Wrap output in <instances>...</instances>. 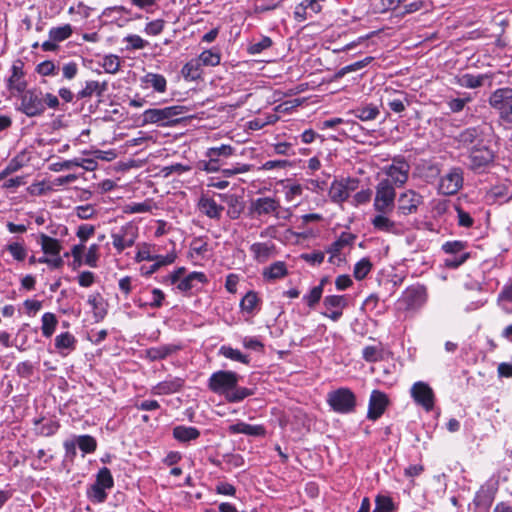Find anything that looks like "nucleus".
<instances>
[{
  "mask_svg": "<svg viewBox=\"0 0 512 512\" xmlns=\"http://www.w3.org/2000/svg\"><path fill=\"white\" fill-rule=\"evenodd\" d=\"M386 214L387 213H379L371 220L374 229L381 232L399 234V226L396 224V222L388 218Z\"/></svg>",
  "mask_w": 512,
  "mask_h": 512,
  "instance_id": "nucleus-20",
  "label": "nucleus"
},
{
  "mask_svg": "<svg viewBox=\"0 0 512 512\" xmlns=\"http://www.w3.org/2000/svg\"><path fill=\"white\" fill-rule=\"evenodd\" d=\"M7 250L17 261H23L27 255L25 247L18 242L11 243L7 246Z\"/></svg>",
  "mask_w": 512,
  "mask_h": 512,
  "instance_id": "nucleus-56",
  "label": "nucleus"
},
{
  "mask_svg": "<svg viewBox=\"0 0 512 512\" xmlns=\"http://www.w3.org/2000/svg\"><path fill=\"white\" fill-rule=\"evenodd\" d=\"M44 419H35L34 425L35 430L38 435L41 436H52L54 435L57 430L59 429V423L54 420H48L46 422H43Z\"/></svg>",
  "mask_w": 512,
  "mask_h": 512,
  "instance_id": "nucleus-30",
  "label": "nucleus"
},
{
  "mask_svg": "<svg viewBox=\"0 0 512 512\" xmlns=\"http://www.w3.org/2000/svg\"><path fill=\"white\" fill-rule=\"evenodd\" d=\"M322 6L319 0H303L300 4L295 7L294 19L297 22H304L308 19L313 18L314 15L320 13Z\"/></svg>",
  "mask_w": 512,
  "mask_h": 512,
  "instance_id": "nucleus-16",
  "label": "nucleus"
},
{
  "mask_svg": "<svg viewBox=\"0 0 512 512\" xmlns=\"http://www.w3.org/2000/svg\"><path fill=\"white\" fill-rule=\"evenodd\" d=\"M250 251L254 260L264 263L276 253L275 245L270 242H258L250 246Z\"/></svg>",
  "mask_w": 512,
  "mask_h": 512,
  "instance_id": "nucleus-18",
  "label": "nucleus"
},
{
  "mask_svg": "<svg viewBox=\"0 0 512 512\" xmlns=\"http://www.w3.org/2000/svg\"><path fill=\"white\" fill-rule=\"evenodd\" d=\"M223 161H217L214 158H208L207 161L202 160L199 162V169L206 171L207 173H214L221 170Z\"/></svg>",
  "mask_w": 512,
  "mask_h": 512,
  "instance_id": "nucleus-55",
  "label": "nucleus"
},
{
  "mask_svg": "<svg viewBox=\"0 0 512 512\" xmlns=\"http://www.w3.org/2000/svg\"><path fill=\"white\" fill-rule=\"evenodd\" d=\"M495 491L493 488L482 486L474 497V504L477 507H489L494 500Z\"/></svg>",
  "mask_w": 512,
  "mask_h": 512,
  "instance_id": "nucleus-32",
  "label": "nucleus"
},
{
  "mask_svg": "<svg viewBox=\"0 0 512 512\" xmlns=\"http://www.w3.org/2000/svg\"><path fill=\"white\" fill-rule=\"evenodd\" d=\"M257 294L253 291H249L241 300L240 307L243 311L252 313L258 304Z\"/></svg>",
  "mask_w": 512,
  "mask_h": 512,
  "instance_id": "nucleus-47",
  "label": "nucleus"
},
{
  "mask_svg": "<svg viewBox=\"0 0 512 512\" xmlns=\"http://www.w3.org/2000/svg\"><path fill=\"white\" fill-rule=\"evenodd\" d=\"M287 274L286 266L283 262H275L264 271V276L269 279H279Z\"/></svg>",
  "mask_w": 512,
  "mask_h": 512,
  "instance_id": "nucleus-43",
  "label": "nucleus"
},
{
  "mask_svg": "<svg viewBox=\"0 0 512 512\" xmlns=\"http://www.w3.org/2000/svg\"><path fill=\"white\" fill-rule=\"evenodd\" d=\"M145 82L150 84L155 91L163 93L166 90V79L163 75L148 73L145 76Z\"/></svg>",
  "mask_w": 512,
  "mask_h": 512,
  "instance_id": "nucleus-40",
  "label": "nucleus"
},
{
  "mask_svg": "<svg viewBox=\"0 0 512 512\" xmlns=\"http://www.w3.org/2000/svg\"><path fill=\"white\" fill-rule=\"evenodd\" d=\"M351 113L361 121H372L380 115V110L374 104H367L353 109Z\"/></svg>",
  "mask_w": 512,
  "mask_h": 512,
  "instance_id": "nucleus-24",
  "label": "nucleus"
},
{
  "mask_svg": "<svg viewBox=\"0 0 512 512\" xmlns=\"http://www.w3.org/2000/svg\"><path fill=\"white\" fill-rule=\"evenodd\" d=\"M183 386V380L174 378L160 382L153 388V393L156 395H166L175 393Z\"/></svg>",
  "mask_w": 512,
  "mask_h": 512,
  "instance_id": "nucleus-25",
  "label": "nucleus"
},
{
  "mask_svg": "<svg viewBox=\"0 0 512 512\" xmlns=\"http://www.w3.org/2000/svg\"><path fill=\"white\" fill-rule=\"evenodd\" d=\"M235 149L230 145H221L219 147H211L206 151L207 158H214L217 161H222V158H228L232 156Z\"/></svg>",
  "mask_w": 512,
  "mask_h": 512,
  "instance_id": "nucleus-34",
  "label": "nucleus"
},
{
  "mask_svg": "<svg viewBox=\"0 0 512 512\" xmlns=\"http://www.w3.org/2000/svg\"><path fill=\"white\" fill-rule=\"evenodd\" d=\"M272 45V40L269 37H263L259 42L254 43L248 47L250 54H258L268 49Z\"/></svg>",
  "mask_w": 512,
  "mask_h": 512,
  "instance_id": "nucleus-60",
  "label": "nucleus"
},
{
  "mask_svg": "<svg viewBox=\"0 0 512 512\" xmlns=\"http://www.w3.org/2000/svg\"><path fill=\"white\" fill-rule=\"evenodd\" d=\"M479 136L478 129L471 127L463 130L457 137L459 143L463 145L472 144Z\"/></svg>",
  "mask_w": 512,
  "mask_h": 512,
  "instance_id": "nucleus-50",
  "label": "nucleus"
},
{
  "mask_svg": "<svg viewBox=\"0 0 512 512\" xmlns=\"http://www.w3.org/2000/svg\"><path fill=\"white\" fill-rule=\"evenodd\" d=\"M98 251L99 246L97 244L91 245L85 255V264H87L90 267H96L99 258Z\"/></svg>",
  "mask_w": 512,
  "mask_h": 512,
  "instance_id": "nucleus-62",
  "label": "nucleus"
},
{
  "mask_svg": "<svg viewBox=\"0 0 512 512\" xmlns=\"http://www.w3.org/2000/svg\"><path fill=\"white\" fill-rule=\"evenodd\" d=\"M238 384V375L233 371L220 370L214 372L208 380V388L215 394L225 397Z\"/></svg>",
  "mask_w": 512,
  "mask_h": 512,
  "instance_id": "nucleus-5",
  "label": "nucleus"
},
{
  "mask_svg": "<svg viewBox=\"0 0 512 512\" xmlns=\"http://www.w3.org/2000/svg\"><path fill=\"white\" fill-rule=\"evenodd\" d=\"M395 187H402L408 181L410 165L402 157H395L393 163L383 169Z\"/></svg>",
  "mask_w": 512,
  "mask_h": 512,
  "instance_id": "nucleus-7",
  "label": "nucleus"
},
{
  "mask_svg": "<svg viewBox=\"0 0 512 512\" xmlns=\"http://www.w3.org/2000/svg\"><path fill=\"white\" fill-rule=\"evenodd\" d=\"M231 433L245 434L249 436H264L266 430L262 425H251L245 422H238L229 427Z\"/></svg>",
  "mask_w": 512,
  "mask_h": 512,
  "instance_id": "nucleus-23",
  "label": "nucleus"
},
{
  "mask_svg": "<svg viewBox=\"0 0 512 512\" xmlns=\"http://www.w3.org/2000/svg\"><path fill=\"white\" fill-rule=\"evenodd\" d=\"M180 349V346L174 344L161 345L158 347H153L147 350V356L152 361L165 359L169 355L177 352Z\"/></svg>",
  "mask_w": 512,
  "mask_h": 512,
  "instance_id": "nucleus-26",
  "label": "nucleus"
},
{
  "mask_svg": "<svg viewBox=\"0 0 512 512\" xmlns=\"http://www.w3.org/2000/svg\"><path fill=\"white\" fill-rule=\"evenodd\" d=\"M226 201L229 206L228 214L232 219H236L239 217L242 207L240 206L239 197L236 195L226 196Z\"/></svg>",
  "mask_w": 512,
  "mask_h": 512,
  "instance_id": "nucleus-52",
  "label": "nucleus"
},
{
  "mask_svg": "<svg viewBox=\"0 0 512 512\" xmlns=\"http://www.w3.org/2000/svg\"><path fill=\"white\" fill-rule=\"evenodd\" d=\"M396 191L389 179H382L376 186L374 209L378 213H389L395 206Z\"/></svg>",
  "mask_w": 512,
  "mask_h": 512,
  "instance_id": "nucleus-3",
  "label": "nucleus"
},
{
  "mask_svg": "<svg viewBox=\"0 0 512 512\" xmlns=\"http://www.w3.org/2000/svg\"><path fill=\"white\" fill-rule=\"evenodd\" d=\"M488 78L487 74L473 75L465 73L458 78V84L465 88L474 89L482 86Z\"/></svg>",
  "mask_w": 512,
  "mask_h": 512,
  "instance_id": "nucleus-27",
  "label": "nucleus"
},
{
  "mask_svg": "<svg viewBox=\"0 0 512 512\" xmlns=\"http://www.w3.org/2000/svg\"><path fill=\"white\" fill-rule=\"evenodd\" d=\"M362 356L367 362H377L382 359V349L379 346H366Z\"/></svg>",
  "mask_w": 512,
  "mask_h": 512,
  "instance_id": "nucleus-51",
  "label": "nucleus"
},
{
  "mask_svg": "<svg viewBox=\"0 0 512 512\" xmlns=\"http://www.w3.org/2000/svg\"><path fill=\"white\" fill-rule=\"evenodd\" d=\"M372 60H373V57H366L363 60L354 62L345 67H342L335 73L334 79L335 80L340 79L350 72L360 70V69L364 68L365 66H367L368 64H370Z\"/></svg>",
  "mask_w": 512,
  "mask_h": 512,
  "instance_id": "nucleus-35",
  "label": "nucleus"
},
{
  "mask_svg": "<svg viewBox=\"0 0 512 512\" xmlns=\"http://www.w3.org/2000/svg\"><path fill=\"white\" fill-rule=\"evenodd\" d=\"M72 34V27L69 24L55 27L50 29L49 31V37L51 40L55 42H61L69 38Z\"/></svg>",
  "mask_w": 512,
  "mask_h": 512,
  "instance_id": "nucleus-39",
  "label": "nucleus"
},
{
  "mask_svg": "<svg viewBox=\"0 0 512 512\" xmlns=\"http://www.w3.org/2000/svg\"><path fill=\"white\" fill-rule=\"evenodd\" d=\"M423 203V197L414 190H407L399 195L398 212L402 215H410L417 212Z\"/></svg>",
  "mask_w": 512,
  "mask_h": 512,
  "instance_id": "nucleus-12",
  "label": "nucleus"
},
{
  "mask_svg": "<svg viewBox=\"0 0 512 512\" xmlns=\"http://www.w3.org/2000/svg\"><path fill=\"white\" fill-rule=\"evenodd\" d=\"M411 395L415 402L425 408L427 411L433 409L434 393L428 384L416 382L411 388Z\"/></svg>",
  "mask_w": 512,
  "mask_h": 512,
  "instance_id": "nucleus-13",
  "label": "nucleus"
},
{
  "mask_svg": "<svg viewBox=\"0 0 512 512\" xmlns=\"http://www.w3.org/2000/svg\"><path fill=\"white\" fill-rule=\"evenodd\" d=\"M23 72L21 67L17 65L12 66V75L8 80V84L10 88H15L17 91H23L25 89V83L20 82V78L22 77Z\"/></svg>",
  "mask_w": 512,
  "mask_h": 512,
  "instance_id": "nucleus-44",
  "label": "nucleus"
},
{
  "mask_svg": "<svg viewBox=\"0 0 512 512\" xmlns=\"http://www.w3.org/2000/svg\"><path fill=\"white\" fill-rule=\"evenodd\" d=\"M493 152L487 147L473 148L469 154V167L478 170L486 167L493 161Z\"/></svg>",
  "mask_w": 512,
  "mask_h": 512,
  "instance_id": "nucleus-17",
  "label": "nucleus"
},
{
  "mask_svg": "<svg viewBox=\"0 0 512 512\" xmlns=\"http://www.w3.org/2000/svg\"><path fill=\"white\" fill-rule=\"evenodd\" d=\"M103 68L107 73L114 74L119 70L120 60L118 56L109 55L103 59Z\"/></svg>",
  "mask_w": 512,
  "mask_h": 512,
  "instance_id": "nucleus-57",
  "label": "nucleus"
},
{
  "mask_svg": "<svg viewBox=\"0 0 512 512\" xmlns=\"http://www.w3.org/2000/svg\"><path fill=\"white\" fill-rule=\"evenodd\" d=\"M359 180L356 178H343L341 180H335L330 187L329 197L330 199L338 204L346 201L350 193L358 188Z\"/></svg>",
  "mask_w": 512,
  "mask_h": 512,
  "instance_id": "nucleus-8",
  "label": "nucleus"
},
{
  "mask_svg": "<svg viewBox=\"0 0 512 512\" xmlns=\"http://www.w3.org/2000/svg\"><path fill=\"white\" fill-rule=\"evenodd\" d=\"M199 210L211 219H220L224 207L218 205L214 199L201 197L198 202Z\"/></svg>",
  "mask_w": 512,
  "mask_h": 512,
  "instance_id": "nucleus-21",
  "label": "nucleus"
},
{
  "mask_svg": "<svg viewBox=\"0 0 512 512\" xmlns=\"http://www.w3.org/2000/svg\"><path fill=\"white\" fill-rule=\"evenodd\" d=\"M354 240L355 236L353 234L343 232L327 250V252L331 254L329 257V262H334V258H338V261H344V258L340 256V252L345 246L352 245Z\"/></svg>",
  "mask_w": 512,
  "mask_h": 512,
  "instance_id": "nucleus-19",
  "label": "nucleus"
},
{
  "mask_svg": "<svg viewBox=\"0 0 512 512\" xmlns=\"http://www.w3.org/2000/svg\"><path fill=\"white\" fill-rule=\"evenodd\" d=\"M372 269V263L368 258H363L354 266L353 275L357 280L364 279Z\"/></svg>",
  "mask_w": 512,
  "mask_h": 512,
  "instance_id": "nucleus-42",
  "label": "nucleus"
},
{
  "mask_svg": "<svg viewBox=\"0 0 512 512\" xmlns=\"http://www.w3.org/2000/svg\"><path fill=\"white\" fill-rule=\"evenodd\" d=\"M465 247L466 243L463 241H449L442 246V249L448 254H458L463 251Z\"/></svg>",
  "mask_w": 512,
  "mask_h": 512,
  "instance_id": "nucleus-61",
  "label": "nucleus"
},
{
  "mask_svg": "<svg viewBox=\"0 0 512 512\" xmlns=\"http://www.w3.org/2000/svg\"><path fill=\"white\" fill-rule=\"evenodd\" d=\"M327 402L337 413H351L356 406V396L349 388H339L327 395Z\"/></svg>",
  "mask_w": 512,
  "mask_h": 512,
  "instance_id": "nucleus-4",
  "label": "nucleus"
},
{
  "mask_svg": "<svg viewBox=\"0 0 512 512\" xmlns=\"http://www.w3.org/2000/svg\"><path fill=\"white\" fill-rule=\"evenodd\" d=\"M322 287L315 286L311 289L308 295L303 297V300L307 303L309 307H314L321 299L322 296Z\"/></svg>",
  "mask_w": 512,
  "mask_h": 512,
  "instance_id": "nucleus-58",
  "label": "nucleus"
},
{
  "mask_svg": "<svg viewBox=\"0 0 512 512\" xmlns=\"http://www.w3.org/2000/svg\"><path fill=\"white\" fill-rule=\"evenodd\" d=\"M95 233V227L93 225L83 224L78 227L77 237L82 241H87Z\"/></svg>",
  "mask_w": 512,
  "mask_h": 512,
  "instance_id": "nucleus-63",
  "label": "nucleus"
},
{
  "mask_svg": "<svg viewBox=\"0 0 512 512\" xmlns=\"http://www.w3.org/2000/svg\"><path fill=\"white\" fill-rule=\"evenodd\" d=\"M77 445L84 453H92L96 450L97 442L90 435H81L77 439Z\"/></svg>",
  "mask_w": 512,
  "mask_h": 512,
  "instance_id": "nucleus-45",
  "label": "nucleus"
},
{
  "mask_svg": "<svg viewBox=\"0 0 512 512\" xmlns=\"http://www.w3.org/2000/svg\"><path fill=\"white\" fill-rule=\"evenodd\" d=\"M19 110L28 117L42 115L45 111L43 93L38 89H29L21 95Z\"/></svg>",
  "mask_w": 512,
  "mask_h": 512,
  "instance_id": "nucleus-6",
  "label": "nucleus"
},
{
  "mask_svg": "<svg viewBox=\"0 0 512 512\" xmlns=\"http://www.w3.org/2000/svg\"><path fill=\"white\" fill-rule=\"evenodd\" d=\"M88 304L93 309V314H94L95 320L97 322L103 320L107 314V311L104 307L102 296L98 293L90 295L88 298Z\"/></svg>",
  "mask_w": 512,
  "mask_h": 512,
  "instance_id": "nucleus-33",
  "label": "nucleus"
},
{
  "mask_svg": "<svg viewBox=\"0 0 512 512\" xmlns=\"http://www.w3.org/2000/svg\"><path fill=\"white\" fill-rule=\"evenodd\" d=\"M252 395V391L245 387H237L234 390H230V392L225 397L228 402H240L246 397Z\"/></svg>",
  "mask_w": 512,
  "mask_h": 512,
  "instance_id": "nucleus-48",
  "label": "nucleus"
},
{
  "mask_svg": "<svg viewBox=\"0 0 512 512\" xmlns=\"http://www.w3.org/2000/svg\"><path fill=\"white\" fill-rule=\"evenodd\" d=\"M152 203L151 201H144L141 203H131L129 205L125 206V212L126 213H146L150 212L152 210Z\"/></svg>",
  "mask_w": 512,
  "mask_h": 512,
  "instance_id": "nucleus-54",
  "label": "nucleus"
},
{
  "mask_svg": "<svg viewBox=\"0 0 512 512\" xmlns=\"http://www.w3.org/2000/svg\"><path fill=\"white\" fill-rule=\"evenodd\" d=\"M323 304L327 310H343L347 306V301L345 296L330 295L324 298Z\"/></svg>",
  "mask_w": 512,
  "mask_h": 512,
  "instance_id": "nucleus-38",
  "label": "nucleus"
},
{
  "mask_svg": "<svg viewBox=\"0 0 512 512\" xmlns=\"http://www.w3.org/2000/svg\"><path fill=\"white\" fill-rule=\"evenodd\" d=\"M165 27V21L163 19H157L147 23L145 27V33L148 35H159Z\"/></svg>",
  "mask_w": 512,
  "mask_h": 512,
  "instance_id": "nucleus-59",
  "label": "nucleus"
},
{
  "mask_svg": "<svg viewBox=\"0 0 512 512\" xmlns=\"http://www.w3.org/2000/svg\"><path fill=\"white\" fill-rule=\"evenodd\" d=\"M58 320L53 313L47 312L42 316V333L45 337L49 338L55 331Z\"/></svg>",
  "mask_w": 512,
  "mask_h": 512,
  "instance_id": "nucleus-36",
  "label": "nucleus"
},
{
  "mask_svg": "<svg viewBox=\"0 0 512 512\" xmlns=\"http://www.w3.org/2000/svg\"><path fill=\"white\" fill-rule=\"evenodd\" d=\"M185 112V107L180 105L147 109L143 113V124L172 125L178 121L177 117Z\"/></svg>",
  "mask_w": 512,
  "mask_h": 512,
  "instance_id": "nucleus-1",
  "label": "nucleus"
},
{
  "mask_svg": "<svg viewBox=\"0 0 512 512\" xmlns=\"http://www.w3.org/2000/svg\"><path fill=\"white\" fill-rule=\"evenodd\" d=\"M76 339L69 332L61 333L55 338V347L58 350L69 349L73 350L75 348Z\"/></svg>",
  "mask_w": 512,
  "mask_h": 512,
  "instance_id": "nucleus-37",
  "label": "nucleus"
},
{
  "mask_svg": "<svg viewBox=\"0 0 512 512\" xmlns=\"http://www.w3.org/2000/svg\"><path fill=\"white\" fill-rule=\"evenodd\" d=\"M108 88L107 82L87 81L85 87L78 93L79 98L91 97L94 93L101 96Z\"/></svg>",
  "mask_w": 512,
  "mask_h": 512,
  "instance_id": "nucleus-28",
  "label": "nucleus"
},
{
  "mask_svg": "<svg viewBox=\"0 0 512 512\" xmlns=\"http://www.w3.org/2000/svg\"><path fill=\"white\" fill-rule=\"evenodd\" d=\"M38 243L45 255L57 256L60 254L62 245L59 240L52 238L44 233L39 234Z\"/></svg>",
  "mask_w": 512,
  "mask_h": 512,
  "instance_id": "nucleus-22",
  "label": "nucleus"
},
{
  "mask_svg": "<svg viewBox=\"0 0 512 512\" xmlns=\"http://www.w3.org/2000/svg\"><path fill=\"white\" fill-rule=\"evenodd\" d=\"M463 185V172L461 168L454 167L449 173L441 177L439 192L444 195L456 194Z\"/></svg>",
  "mask_w": 512,
  "mask_h": 512,
  "instance_id": "nucleus-10",
  "label": "nucleus"
},
{
  "mask_svg": "<svg viewBox=\"0 0 512 512\" xmlns=\"http://www.w3.org/2000/svg\"><path fill=\"white\" fill-rule=\"evenodd\" d=\"M488 103L503 122L512 125V88L496 89L489 96Z\"/></svg>",
  "mask_w": 512,
  "mask_h": 512,
  "instance_id": "nucleus-2",
  "label": "nucleus"
},
{
  "mask_svg": "<svg viewBox=\"0 0 512 512\" xmlns=\"http://www.w3.org/2000/svg\"><path fill=\"white\" fill-rule=\"evenodd\" d=\"M196 59L201 62L202 66H216L220 63L221 57L217 51L205 50Z\"/></svg>",
  "mask_w": 512,
  "mask_h": 512,
  "instance_id": "nucleus-41",
  "label": "nucleus"
},
{
  "mask_svg": "<svg viewBox=\"0 0 512 512\" xmlns=\"http://www.w3.org/2000/svg\"><path fill=\"white\" fill-rule=\"evenodd\" d=\"M427 300V291L424 286L417 285L408 287L401 298L406 309L414 310L420 308Z\"/></svg>",
  "mask_w": 512,
  "mask_h": 512,
  "instance_id": "nucleus-11",
  "label": "nucleus"
},
{
  "mask_svg": "<svg viewBox=\"0 0 512 512\" xmlns=\"http://www.w3.org/2000/svg\"><path fill=\"white\" fill-rule=\"evenodd\" d=\"M181 72L186 80H197L201 77L202 74L201 62L197 59H192L183 66Z\"/></svg>",
  "mask_w": 512,
  "mask_h": 512,
  "instance_id": "nucleus-31",
  "label": "nucleus"
},
{
  "mask_svg": "<svg viewBox=\"0 0 512 512\" xmlns=\"http://www.w3.org/2000/svg\"><path fill=\"white\" fill-rule=\"evenodd\" d=\"M173 436L181 442L195 440L200 436V432L195 427L177 426L173 429Z\"/></svg>",
  "mask_w": 512,
  "mask_h": 512,
  "instance_id": "nucleus-29",
  "label": "nucleus"
},
{
  "mask_svg": "<svg viewBox=\"0 0 512 512\" xmlns=\"http://www.w3.org/2000/svg\"><path fill=\"white\" fill-rule=\"evenodd\" d=\"M137 229L132 225L123 226L118 233L112 234L113 246L122 252L125 248L131 247L136 240Z\"/></svg>",
  "mask_w": 512,
  "mask_h": 512,
  "instance_id": "nucleus-15",
  "label": "nucleus"
},
{
  "mask_svg": "<svg viewBox=\"0 0 512 512\" xmlns=\"http://www.w3.org/2000/svg\"><path fill=\"white\" fill-rule=\"evenodd\" d=\"M456 211L458 215V224L462 227L470 228L474 223V220L470 214L460 207H456Z\"/></svg>",
  "mask_w": 512,
  "mask_h": 512,
  "instance_id": "nucleus-64",
  "label": "nucleus"
},
{
  "mask_svg": "<svg viewBox=\"0 0 512 512\" xmlns=\"http://www.w3.org/2000/svg\"><path fill=\"white\" fill-rule=\"evenodd\" d=\"M376 505L373 512H391L394 508L393 502L390 497L377 496Z\"/></svg>",
  "mask_w": 512,
  "mask_h": 512,
  "instance_id": "nucleus-53",
  "label": "nucleus"
},
{
  "mask_svg": "<svg viewBox=\"0 0 512 512\" xmlns=\"http://www.w3.org/2000/svg\"><path fill=\"white\" fill-rule=\"evenodd\" d=\"M281 205L280 202L272 197H260L251 201L250 213L257 217L266 215H273L276 218H280L279 211Z\"/></svg>",
  "mask_w": 512,
  "mask_h": 512,
  "instance_id": "nucleus-9",
  "label": "nucleus"
},
{
  "mask_svg": "<svg viewBox=\"0 0 512 512\" xmlns=\"http://www.w3.org/2000/svg\"><path fill=\"white\" fill-rule=\"evenodd\" d=\"M388 403L389 400L385 393L373 390L369 399L367 418L373 421L377 420L386 410Z\"/></svg>",
  "mask_w": 512,
  "mask_h": 512,
  "instance_id": "nucleus-14",
  "label": "nucleus"
},
{
  "mask_svg": "<svg viewBox=\"0 0 512 512\" xmlns=\"http://www.w3.org/2000/svg\"><path fill=\"white\" fill-rule=\"evenodd\" d=\"M98 486H101L105 489H109L113 486L114 484V481H113V477L111 475V472L108 468L106 467H103L102 469L99 470L98 474H97V478H96V482H95Z\"/></svg>",
  "mask_w": 512,
  "mask_h": 512,
  "instance_id": "nucleus-49",
  "label": "nucleus"
},
{
  "mask_svg": "<svg viewBox=\"0 0 512 512\" xmlns=\"http://www.w3.org/2000/svg\"><path fill=\"white\" fill-rule=\"evenodd\" d=\"M220 353L231 360L238 361L244 364H247L249 362L248 357L244 354H242L239 350L233 349L231 347L222 346L220 349Z\"/></svg>",
  "mask_w": 512,
  "mask_h": 512,
  "instance_id": "nucleus-46",
  "label": "nucleus"
}]
</instances>
